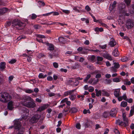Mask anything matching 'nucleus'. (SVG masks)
<instances>
[{"label":"nucleus","instance_id":"obj_1","mask_svg":"<svg viewBox=\"0 0 134 134\" xmlns=\"http://www.w3.org/2000/svg\"><path fill=\"white\" fill-rule=\"evenodd\" d=\"M21 103L23 105L30 108H33L36 106L34 99L29 96H23L21 97Z\"/></svg>","mask_w":134,"mask_h":134},{"label":"nucleus","instance_id":"obj_2","mask_svg":"<svg viewBox=\"0 0 134 134\" xmlns=\"http://www.w3.org/2000/svg\"><path fill=\"white\" fill-rule=\"evenodd\" d=\"M14 127V131L17 134H23L24 131V128L22 127L21 122L19 120H16L14 121V126H12L9 127V128L11 129Z\"/></svg>","mask_w":134,"mask_h":134},{"label":"nucleus","instance_id":"obj_3","mask_svg":"<svg viewBox=\"0 0 134 134\" xmlns=\"http://www.w3.org/2000/svg\"><path fill=\"white\" fill-rule=\"evenodd\" d=\"M12 99V97L7 93L3 92L0 94V100L3 103H7Z\"/></svg>","mask_w":134,"mask_h":134},{"label":"nucleus","instance_id":"obj_4","mask_svg":"<svg viewBox=\"0 0 134 134\" xmlns=\"http://www.w3.org/2000/svg\"><path fill=\"white\" fill-rule=\"evenodd\" d=\"M12 25L15 26L18 28V29H21V27H22L25 26V24L22 23L20 20L18 19H15L12 22Z\"/></svg>","mask_w":134,"mask_h":134},{"label":"nucleus","instance_id":"obj_5","mask_svg":"<svg viewBox=\"0 0 134 134\" xmlns=\"http://www.w3.org/2000/svg\"><path fill=\"white\" fill-rule=\"evenodd\" d=\"M126 6L125 4L123 3H121L119 4L118 6V10L120 13H122L124 15L127 16L129 15V13H126V11L125 9Z\"/></svg>","mask_w":134,"mask_h":134},{"label":"nucleus","instance_id":"obj_6","mask_svg":"<svg viewBox=\"0 0 134 134\" xmlns=\"http://www.w3.org/2000/svg\"><path fill=\"white\" fill-rule=\"evenodd\" d=\"M126 27L128 29H131L133 27L134 25L133 22L131 19H128L126 23Z\"/></svg>","mask_w":134,"mask_h":134},{"label":"nucleus","instance_id":"obj_7","mask_svg":"<svg viewBox=\"0 0 134 134\" xmlns=\"http://www.w3.org/2000/svg\"><path fill=\"white\" fill-rule=\"evenodd\" d=\"M16 107L15 103L12 101H10L8 104L7 108L10 110H12L14 108Z\"/></svg>","mask_w":134,"mask_h":134},{"label":"nucleus","instance_id":"obj_8","mask_svg":"<svg viewBox=\"0 0 134 134\" xmlns=\"http://www.w3.org/2000/svg\"><path fill=\"white\" fill-rule=\"evenodd\" d=\"M22 110H22V111L23 112L21 113L22 114V117L23 119H26L28 116L29 111L27 109L25 108H24Z\"/></svg>","mask_w":134,"mask_h":134},{"label":"nucleus","instance_id":"obj_9","mask_svg":"<svg viewBox=\"0 0 134 134\" xmlns=\"http://www.w3.org/2000/svg\"><path fill=\"white\" fill-rule=\"evenodd\" d=\"M40 116L38 114H36L34 115L30 119V121L32 123H34L37 122Z\"/></svg>","mask_w":134,"mask_h":134},{"label":"nucleus","instance_id":"obj_10","mask_svg":"<svg viewBox=\"0 0 134 134\" xmlns=\"http://www.w3.org/2000/svg\"><path fill=\"white\" fill-rule=\"evenodd\" d=\"M49 106V105L48 104H44L42 106L39 107L37 109V111L41 112L48 107Z\"/></svg>","mask_w":134,"mask_h":134},{"label":"nucleus","instance_id":"obj_11","mask_svg":"<svg viewBox=\"0 0 134 134\" xmlns=\"http://www.w3.org/2000/svg\"><path fill=\"white\" fill-rule=\"evenodd\" d=\"M103 56L105 58L109 60H111L112 58L111 56L108 53H104L102 54Z\"/></svg>","mask_w":134,"mask_h":134},{"label":"nucleus","instance_id":"obj_12","mask_svg":"<svg viewBox=\"0 0 134 134\" xmlns=\"http://www.w3.org/2000/svg\"><path fill=\"white\" fill-rule=\"evenodd\" d=\"M98 79H91L89 80L88 83L90 84H92V85H94L97 83L98 81Z\"/></svg>","mask_w":134,"mask_h":134},{"label":"nucleus","instance_id":"obj_13","mask_svg":"<svg viewBox=\"0 0 134 134\" xmlns=\"http://www.w3.org/2000/svg\"><path fill=\"white\" fill-rule=\"evenodd\" d=\"M119 88L114 89V94L116 97H118L121 95V93Z\"/></svg>","mask_w":134,"mask_h":134},{"label":"nucleus","instance_id":"obj_14","mask_svg":"<svg viewBox=\"0 0 134 134\" xmlns=\"http://www.w3.org/2000/svg\"><path fill=\"white\" fill-rule=\"evenodd\" d=\"M117 112L116 108H113L110 111V115L111 116L114 117L115 116Z\"/></svg>","mask_w":134,"mask_h":134},{"label":"nucleus","instance_id":"obj_15","mask_svg":"<svg viewBox=\"0 0 134 134\" xmlns=\"http://www.w3.org/2000/svg\"><path fill=\"white\" fill-rule=\"evenodd\" d=\"M116 4L117 3L116 1H114L110 5L109 8V10L111 11L115 10Z\"/></svg>","mask_w":134,"mask_h":134},{"label":"nucleus","instance_id":"obj_16","mask_svg":"<svg viewBox=\"0 0 134 134\" xmlns=\"http://www.w3.org/2000/svg\"><path fill=\"white\" fill-rule=\"evenodd\" d=\"M94 73L96 74L95 77L97 79L101 77V74L99 71L98 70H95L94 71Z\"/></svg>","mask_w":134,"mask_h":134},{"label":"nucleus","instance_id":"obj_17","mask_svg":"<svg viewBox=\"0 0 134 134\" xmlns=\"http://www.w3.org/2000/svg\"><path fill=\"white\" fill-rule=\"evenodd\" d=\"M46 44L48 47V49L49 51H52L54 49V46L48 43H46Z\"/></svg>","mask_w":134,"mask_h":134},{"label":"nucleus","instance_id":"obj_18","mask_svg":"<svg viewBox=\"0 0 134 134\" xmlns=\"http://www.w3.org/2000/svg\"><path fill=\"white\" fill-rule=\"evenodd\" d=\"M113 55L115 57H118L119 55V53L118 51V50L117 48H115L113 51L112 53Z\"/></svg>","mask_w":134,"mask_h":134},{"label":"nucleus","instance_id":"obj_19","mask_svg":"<svg viewBox=\"0 0 134 134\" xmlns=\"http://www.w3.org/2000/svg\"><path fill=\"white\" fill-rule=\"evenodd\" d=\"M9 11V10L7 8H3L0 9V14H3Z\"/></svg>","mask_w":134,"mask_h":134},{"label":"nucleus","instance_id":"obj_20","mask_svg":"<svg viewBox=\"0 0 134 134\" xmlns=\"http://www.w3.org/2000/svg\"><path fill=\"white\" fill-rule=\"evenodd\" d=\"M116 44V43L115 40L114 39H112L109 43V44L111 47H114Z\"/></svg>","mask_w":134,"mask_h":134},{"label":"nucleus","instance_id":"obj_21","mask_svg":"<svg viewBox=\"0 0 134 134\" xmlns=\"http://www.w3.org/2000/svg\"><path fill=\"white\" fill-rule=\"evenodd\" d=\"M73 9L75 10V12L79 13H80L81 11V7L77 6L74 7H73Z\"/></svg>","mask_w":134,"mask_h":134},{"label":"nucleus","instance_id":"obj_22","mask_svg":"<svg viewBox=\"0 0 134 134\" xmlns=\"http://www.w3.org/2000/svg\"><path fill=\"white\" fill-rule=\"evenodd\" d=\"M86 49L85 48H82L81 47H79L77 49V50L79 52L81 51V52L80 53L82 54H86V52L85 51H83L84 50H86Z\"/></svg>","mask_w":134,"mask_h":134},{"label":"nucleus","instance_id":"obj_23","mask_svg":"<svg viewBox=\"0 0 134 134\" xmlns=\"http://www.w3.org/2000/svg\"><path fill=\"white\" fill-rule=\"evenodd\" d=\"M91 77V75L90 74H89L87 75L86 77L83 80V82L85 83H88V80H89V79Z\"/></svg>","mask_w":134,"mask_h":134},{"label":"nucleus","instance_id":"obj_24","mask_svg":"<svg viewBox=\"0 0 134 134\" xmlns=\"http://www.w3.org/2000/svg\"><path fill=\"white\" fill-rule=\"evenodd\" d=\"M102 96L106 97H108L110 95L109 93L104 90H102Z\"/></svg>","mask_w":134,"mask_h":134},{"label":"nucleus","instance_id":"obj_25","mask_svg":"<svg viewBox=\"0 0 134 134\" xmlns=\"http://www.w3.org/2000/svg\"><path fill=\"white\" fill-rule=\"evenodd\" d=\"M5 64L4 62H1L0 64V68L2 70H3L5 68Z\"/></svg>","mask_w":134,"mask_h":134},{"label":"nucleus","instance_id":"obj_26","mask_svg":"<svg viewBox=\"0 0 134 134\" xmlns=\"http://www.w3.org/2000/svg\"><path fill=\"white\" fill-rule=\"evenodd\" d=\"M47 76L46 74L44 75L42 73H40L39 74L38 77L40 79H44Z\"/></svg>","mask_w":134,"mask_h":134},{"label":"nucleus","instance_id":"obj_27","mask_svg":"<svg viewBox=\"0 0 134 134\" xmlns=\"http://www.w3.org/2000/svg\"><path fill=\"white\" fill-rule=\"evenodd\" d=\"M95 91L96 92V96L97 97H99L102 94V91H98L97 89H96Z\"/></svg>","mask_w":134,"mask_h":134},{"label":"nucleus","instance_id":"obj_28","mask_svg":"<svg viewBox=\"0 0 134 134\" xmlns=\"http://www.w3.org/2000/svg\"><path fill=\"white\" fill-rule=\"evenodd\" d=\"M134 114V106H132L131 107V109L130 111L129 116H131L133 115Z\"/></svg>","mask_w":134,"mask_h":134},{"label":"nucleus","instance_id":"obj_29","mask_svg":"<svg viewBox=\"0 0 134 134\" xmlns=\"http://www.w3.org/2000/svg\"><path fill=\"white\" fill-rule=\"evenodd\" d=\"M80 67V65L79 63H75L72 66V68L75 69L77 68H79Z\"/></svg>","mask_w":134,"mask_h":134},{"label":"nucleus","instance_id":"obj_30","mask_svg":"<svg viewBox=\"0 0 134 134\" xmlns=\"http://www.w3.org/2000/svg\"><path fill=\"white\" fill-rule=\"evenodd\" d=\"M77 111V109L74 107L71 108L70 110V112L71 113H74L76 112Z\"/></svg>","mask_w":134,"mask_h":134},{"label":"nucleus","instance_id":"obj_31","mask_svg":"<svg viewBox=\"0 0 134 134\" xmlns=\"http://www.w3.org/2000/svg\"><path fill=\"white\" fill-rule=\"evenodd\" d=\"M127 103L126 102L123 101L121 103V106L123 107H125L127 106Z\"/></svg>","mask_w":134,"mask_h":134},{"label":"nucleus","instance_id":"obj_32","mask_svg":"<svg viewBox=\"0 0 134 134\" xmlns=\"http://www.w3.org/2000/svg\"><path fill=\"white\" fill-rule=\"evenodd\" d=\"M124 83L126 85H130L131 82L130 81H129L127 80H125L124 81Z\"/></svg>","mask_w":134,"mask_h":134},{"label":"nucleus","instance_id":"obj_33","mask_svg":"<svg viewBox=\"0 0 134 134\" xmlns=\"http://www.w3.org/2000/svg\"><path fill=\"white\" fill-rule=\"evenodd\" d=\"M109 113L108 112L105 111L103 114V116L105 118H107L109 116Z\"/></svg>","mask_w":134,"mask_h":134},{"label":"nucleus","instance_id":"obj_34","mask_svg":"<svg viewBox=\"0 0 134 134\" xmlns=\"http://www.w3.org/2000/svg\"><path fill=\"white\" fill-rule=\"evenodd\" d=\"M124 2L127 6L130 4L131 2V0H124Z\"/></svg>","mask_w":134,"mask_h":134},{"label":"nucleus","instance_id":"obj_35","mask_svg":"<svg viewBox=\"0 0 134 134\" xmlns=\"http://www.w3.org/2000/svg\"><path fill=\"white\" fill-rule=\"evenodd\" d=\"M114 67L115 68L118 69L119 68L120 65L118 63H114Z\"/></svg>","mask_w":134,"mask_h":134},{"label":"nucleus","instance_id":"obj_36","mask_svg":"<svg viewBox=\"0 0 134 134\" xmlns=\"http://www.w3.org/2000/svg\"><path fill=\"white\" fill-rule=\"evenodd\" d=\"M74 86H77L79 83V82L76 79H74Z\"/></svg>","mask_w":134,"mask_h":134},{"label":"nucleus","instance_id":"obj_37","mask_svg":"<svg viewBox=\"0 0 134 134\" xmlns=\"http://www.w3.org/2000/svg\"><path fill=\"white\" fill-rule=\"evenodd\" d=\"M74 79H70L68 81V82L69 84H70L72 85L73 86L74 83Z\"/></svg>","mask_w":134,"mask_h":134},{"label":"nucleus","instance_id":"obj_38","mask_svg":"<svg viewBox=\"0 0 134 134\" xmlns=\"http://www.w3.org/2000/svg\"><path fill=\"white\" fill-rule=\"evenodd\" d=\"M38 3L39 5V7H41V6H43L45 5L44 3L43 2L41 1H38Z\"/></svg>","mask_w":134,"mask_h":134},{"label":"nucleus","instance_id":"obj_39","mask_svg":"<svg viewBox=\"0 0 134 134\" xmlns=\"http://www.w3.org/2000/svg\"><path fill=\"white\" fill-rule=\"evenodd\" d=\"M113 81L115 82H119L120 81V80L119 78H115L113 79Z\"/></svg>","mask_w":134,"mask_h":134},{"label":"nucleus","instance_id":"obj_40","mask_svg":"<svg viewBox=\"0 0 134 134\" xmlns=\"http://www.w3.org/2000/svg\"><path fill=\"white\" fill-rule=\"evenodd\" d=\"M37 36L38 38H46V37L44 36L39 34L37 35Z\"/></svg>","mask_w":134,"mask_h":134},{"label":"nucleus","instance_id":"obj_41","mask_svg":"<svg viewBox=\"0 0 134 134\" xmlns=\"http://www.w3.org/2000/svg\"><path fill=\"white\" fill-rule=\"evenodd\" d=\"M16 60L15 59H11L9 62V63L10 64H13L16 62Z\"/></svg>","mask_w":134,"mask_h":134},{"label":"nucleus","instance_id":"obj_42","mask_svg":"<svg viewBox=\"0 0 134 134\" xmlns=\"http://www.w3.org/2000/svg\"><path fill=\"white\" fill-rule=\"evenodd\" d=\"M76 96L72 94L69 96V98L72 100H73L75 99Z\"/></svg>","mask_w":134,"mask_h":134},{"label":"nucleus","instance_id":"obj_43","mask_svg":"<svg viewBox=\"0 0 134 134\" xmlns=\"http://www.w3.org/2000/svg\"><path fill=\"white\" fill-rule=\"evenodd\" d=\"M59 41L60 42H63L65 40L64 38L62 37H59L58 38Z\"/></svg>","mask_w":134,"mask_h":134},{"label":"nucleus","instance_id":"obj_44","mask_svg":"<svg viewBox=\"0 0 134 134\" xmlns=\"http://www.w3.org/2000/svg\"><path fill=\"white\" fill-rule=\"evenodd\" d=\"M121 60L123 62H125L128 60V58L126 57H124L121 58Z\"/></svg>","mask_w":134,"mask_h":134},{"label":"nucleus","instance_id":"obj_45","mask_svg":"<svg viewBox=\"0 0 134 134\" xmlns=\"http://www.w3.org/2000/svg\"><path fill=\"white\" fill-rule=\"evenodd\" d=\"M51 14H53V15L54 16L58 15H59V13L58 12H51Z\"/></svg>","mask_w":134,"mask_h":134},{"label":"nucleus","instance_id":"obj_46","mask_svg":"<svg viewBox=\"0 0 134 134\" xmlns=\"http://www.w3.org/2000/svg\"><path fill=\"white\" fill-rule=\"evenodd\" d=\"M83 113L85 114H86L87 113H90V111L89 109H87V110L86 109H85L83 110Z\"/></svg>","mask_w":134,"mask_h":134},{"label":"nucleus","instance_id":"obj_47","mask_svg":"<svg viewBox=\"0 0 134 134\" xmlns=\"http://www.w3.org/2000/svg\"><path fill=\"white\" fill-rule=\"evenodd\" d=\"M100 24L103 27H104L107 28H108V26L106 24L104 23H102V22H101Z\"/></svg>","mask_w":134,"mask_h":134},{"label":"nucleus","instance_id":"obj_48","mask_svg":"<svg viewBox=\"0 0 134 134\" xmlns=\"http://www.w3.org/2000/svg\"><path fill=\"white\" fill-rule=\"evenodd\" d=\"M53 66L55 68H57L58 67V63L56 62H54L53 63Z\"/></svg>","mask_w":134,"mask_h":134},{"label":"nucleus","instance_id":"obj_49","mask_svg":"<svg viewBox=\"0 0 134 134\" xmlns=\"http://www.w3.org/2000/svg\"><path fill=\"white\" fill-rule=\"evenodd\" d=\"M68 100L67 98H65L63 99L62 100L61 102V103H66Z\"/></svg>","mask_w":134,"mask_h":134},{"label":"nucleus","instance_id":"obj_50","mask_svg":"<svg viewBox=\"0 0 134 134\" xmlns=\"http://www.w3.org/2000/svg\"><path fill=\"white\" fill-rule=\"evenodd\" d=\"M37 15L35 14H32L31 16V18L32 19L36 18L37 17Z\"/></svg>","mask_w":134,"mask_h":134},{"label":"nucleus","instance_id":"obj_51","mask_svg":"<svg viewBox=\"0 0 134 134\" xmlns=\"http://www.w3.org/2000/svg\"><path fill=\"white\" fill-rule=\"evenodd\" d=\"M111 68L112 72H116L117 71V70L116 69V68H115L114 67H112Z\"/></svg>","mask_w":134,"mask_h":134},{"label":"nucleus","instance_id":"obj_52","mask_svg":"<svg viewBox=\"0 0 134 134\" xmlns=\"http://www.w3.org/2000/svg\"><path fill=\"white\" fill-rule=\"evenodd\" d=\"M63 12L66 14H68L70 13V11L68 10L62 9Z\"/></svg>","mask_w":134,"mask_h":134},{"label":"nucleus","instance_id":"obj_53","mask_svg":"<svg viewBox=\"0 0 134 134\" xmlns=\"http://www.w3.org/2000/svg\"><path fill=\"white\" fill-rule=\"evenodd\" d=\"M93 19L94 21L95 22L99 23L100 24L101 22H102V21L100 20H97L95 18H93Z\"/></svg>","mask_w":134,"mask_h":134},{"label":"nucleus","instance_id":"obj_54","mask_svg":"<svg viewBox=\"0 0 134 134\" xmlns=\"http://www.w3.org/2000/svg\"><path fill=\"white\" fill-rule=\"evenodd\" d=\"M93 19L94 21L95 22L99 23L100 24L101 22H102V21L100 20H97L95 18H93Z\"/></svg>","mask_w":134,"mask_h":134},{"label":"nucleus","instance_id":"obj_55","mask_svg":"<svg viewBox=\"0 0 134 134\" xmlns=\"http://www.w3.org/2000/svg\"><path fill=\"white\" fill-rule=\"evenodd\" d=\"M124 123L126 125L128 123V120L127 118H124Z\"/></svg>","mask_w":134,"mask_h":134},{"label":"nucleus","instance_id":"obj_56","mask_svg":"<svg viewBox=\"0 0 134 134\" xmlns=\"http://www.w3.org/2000/svg\"><path fill=\"white\" fill-rule=\"evenodd\" d=\"M75 91V90H69L68 91L69 94L70 95H71L73 93H74Z\"/></svg>","mask_w":134,"mask_h":134},{"label":"nucleus","instance_id":"obj_57","mask_svg":"<svg viewBox=\"0 0 134 134\" xmlns=\"http://www.w3.org/2000/svg\"><path fill=\"white\" fill-rule=\"evenodd\" d=\"M122 96V99L126 101L127 99V97L126 94L125 93Z\"/></svg>","mask_w":134,"mask_h":134},{"label":"nucleus","instance_id":"obj_58","mask_svg":"<svg viewBox=\"0 0 134 134\" xmlns=\"http://www.w3.org/2000/svg\"><path fill=\"white\" fill-rule=\"evenodd\" d=\"M25 92L28 93H30L33 92V91L30 89H27L25 91Z\"/></svg>","mask_w":134,"mask_h":134},{"label":"nucleus","instance_id":"obj_59","mask_svg":"<svg viewBox=\"0 0 134 134\" xmlns=\"http://www.w3.org/2000/svg\"><path fill=\"white\" fill-rule=\"evenodd\" d=\"M48 95L50 97L54 96L55 94L53 92H49L48 93Z\"/></svg>","mask_w":134,"mask_h":134},{"label":"nucleus","instance_id":"obj_60","mask_svg":"<svg viewBox=\"0 0 134 134\" xmlns=\"http://www.w3.org/2000/svg\"><path fill=\"white\" fill-rule=\"evenodd\" d=\"M107 46V45H104L102 46H99V48L102 49H105Z\"/></svg>","mask_w":134,"mask_h":134},{"label":"nucleus","instance_id":"obj_61","mask_svg":"<svg viewBox=\"0 0 134 134\" xmlns=\"http://www.w3.org/2000/svg\"><path fill=\"white\" fill-rule=\"evenodd\" d=\"M126 101L130 103H131L133 102V100L131 98H130L129 99H127Z\"/></svg>","mask_w":134,"mask_h":134},{"label":"nucleus","instance_id":"obj_62","mask_svg":"<svg viewBox=\"0 0 134 134\" xmlns=\"http://www.w3.org/2000/svg\"><path fill=\"white\" fill-rule=\"evenodd\" d=\"M25 38V37L24 36H21L18 37L17 38V40L18 41L24 38Z\"/></svg>","mask_w":134,"mask_h":134},{"label":"nucleus","instance_id":"obj_63","mask_svg":"<svg viewBox=\"0 0 134 134\" xmlns=\"http://www.w3.org/2000/svg\"><path fill=\"white\" fill-rule=\"evenodd\" d=\"M111 82V80L110 79H106L105 80V83L106 84L110 83Z\"/></svg>","mask_w":134,"mask_h":134},{"label":"nucleus","instance_id":"obj_64","mask_svg":"<svg viewBox=\"0 0 134 134\" xmlns=\"http://www.w3.org/2000/svg\"><path fill=\"white\" fill-rule=\"evenodd\" d=\"M53 79V77L51 76H48L47 77V80L48 81H52Z\"/></svg>","mask_w":134,"mask_h":134}]
</instances>
